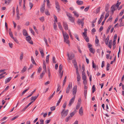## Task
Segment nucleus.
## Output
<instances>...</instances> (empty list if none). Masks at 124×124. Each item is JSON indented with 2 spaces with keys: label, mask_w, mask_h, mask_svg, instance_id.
Returning <instances> with one entry per match:
<instances>
[{
  "label": "nucleus",
  "mask_w": 124,
  "mask_h": 124,
  "mask_svg": "<svg viewBox=\"0 0 124 124\" xmlns=\"http://www.w3.org/2000/svg\"><path fill=\"white\" fill-rule=\"evenodd\" d=\"M39 51L41 54H43L44 53V51L42 48L41 47H40L39 48Z\"/></svg>",
  "instance_id": "f704fd0d"
},
{
  "label": "nucleus",
  "mask_w": 124,
  "mask_h": 124,
  "mask_svg": "<svg viewBox=\"0 0 124 124\" xmlns=\"http://www.w3.org/2000/svg\"><path fill=\"white\" fill-rule=\"evenodd\" d=\"M27 67L26 66H24L23 68V70H22V73H23L25 72L26 70Z\"/></svg>",
  "instance_id": "58836bf2"
},
{
  "label": "nucleus",
  "mask_w": 124,
  "mask_h": 124,
  "mask_svg": "<svg viewBox=\"0 0 124 124\" xmlns=\"http://www.w3.org/2000/svg\"><path fill=\"white\" fill-rule=\"evenodd\" d=\"M75 98V95H74V96L70 100L69 104V106H71V104L74 102Z\"/></svg>",
  "instance_id": "20e7f679"
},
{
  "label": "nucleus",
  "mask_w": 124,
  "mask_h": 124,
  "mask_svg": "<svg viewBox=\"0 0 124 124\" xmlns=\"http://www.w3.org/2000/svg\"><path fill=\"white\" fill-rule=\"evenodd\" d=\"M39 20L42 22L44 21V18L43 16L42 17L39 18Z\"/></svg>",
  "instance_id": "603ef678"
},
{
  "label": "nucleus",
  "mask_w": 124,
  "mask_h": 124,
  "mask_svg": "<svg viewBox=\"0 0 124 124\" xmlns=\"http://www.w3.org/2000/svg\"><path fill=\"white\" fill-rule=\"evenodd\" d=\"M89 50L91 53H92L93 54L94 53V52H93V47H91L90 48Z\"/></svg>",
  "instance_id": "338daca9"
},
{
  "label": "nucleus",
  "mask_w": 124,
  "mask_h": 124,
  "mask_svg": "<svg viewBox=\"0 0 124 124\" xmlns=\"http://www.w3.org/2000/svg\"><path fill=\"white\" fill-rule=\"evenodd\" d=\"M79 113L80 115H82L83 113V108L81 107L79 109Z\"/></svg>",
  "instance_id": "6ab92c4d"
},
{
  "label": "nucleus",
  "mask_w": 124,
  "mask_h": 124,
  "mask_svg": "<svg viewBox=\"0 0 124 124\" xmlns=\"http://www.w3.org/2000/svg\"><path fill=\"white\" fill-rule=\"evenodd\" d=\"M31 57V61L33 64H35V65H36L37 64L35 63L34 59L33 58V57L32 56Z\"/></svg>",
  "instance_id": "c85d7f7f"
},
{
  "label": "nucleus",
  "mask_w": 124,
  "mask_h": 124,
  "mask_svg": "<svg viewBox=\"0 0 124 124\" xmlns=\"http://www.w3.org/2000/svg\"><path fill=\"white\" fill-rule=\"evenodd\" d=\"M67 16L69 18L71 17L72 16L71 15L69 12H67L66 13Z\"/></svg>",
  "instance_id": "8fccbe9b"
},
{
  "label": "nucleus",
  "mask_w": 124,
  "mask_h": 124,
  "mask_svg": "<svg viewBox=\"0 0 124 124\" xmlns=\"http://www.w3.org/2000/svg\"><path fill=\"white\" fill-rule=\"evenodd\" d=\"M84 19L81 20L80 19L78 20V23L79 25H80L81 24L82 27H83L84 25V23L83 22Z\"/></svg>",
  "instance_id": "423d86ee"
},
{
  "label": "nucleus",
  "mask_w": 124,
  "mask_h": 124,
  "mask_svg": "<svg viewBox=\"0 0 124 124\" xmlns=\"http://www.w3.org/2000/svg\"><path fill=\"white\" fill-rule=\"evenodd\" d=\"M37 99V97H36V96L32 97H31V101L33 100V102L34 101Z\"/></svg>",
  "instance_id": "79ce46f5"
},
{
  "label": "nucleus",
  "mask_w": 124,
  "mask_h": 124,
  "mask_svg": "<svg viewBox=\"0 0 124 124\" xmlns=\"http://www.w3.org/2000/svg\"><path fill=\"white\" fill-rule=\"evenodd\" d=\"M45 13L47 15H50L49 12L47 10H46Z\"/></svg>",
  "instance_id": "de8ad7c7"
},
{
  "label": "nucleus",
  "mask_w": 124,
  "mask_h": 124,
  "mask_svg": "<svg viewBox=\"0 0 124 124\" xmlns=\"http://www.w3.org/2000/svg\"><path fill=\"white\" fill-rule=\"evenodd\" d=\"M55 106H53L50 108V109L51 111H54L55 110Z\"/></svg>",
  "instance_id": "bf43d9fd"
},
{
  "label": "nucleus",
  "mask_w": 124,
  "mask_h": 124,
  "mask_svg": "<svg viewBox=\"0 0 124 124\" xmlns=\"http://www.w3.org/2000/svg\"><path fill=\"white\" fill-rule=\"evenodd\" d=\"M55 7L57 10L58 12H59L61 10V9L58 2L56 1H55Z\"/></svg>",
  "instance_id": "f03ea898"
},
{
  "label": "nucleus",
  "mask_w": 124,
  "mask_h": 124,
  "mask_svg": "<svg viewBox=\"0 0 124 124\" xmlns=\"http://www.w3.org/2000/svg\"><path fill=\"white\" fill-rule=\"evenodd\" d=\"M85 39L87 42H88L89 41V39L88 37L86 38H84Z\"/></svg>",
  "instance_id": "774afa93"
},
{
  "label": "nucleus",
  "mask_w": 124,
  "mask_h": 124,
  "mask_svg": "<svg viewBox=\"0 0 124 124\" xmlns=\"http://www.w3.org/2000/svg\"><path fill=\"white\" fill-rule=\"evenodd\" d=\"M112 40H110L109 43V44L108 45V47L110 48H111L112 47Z\"/></svg>",
  "instance_id": "aec40b11"
},
{
  "label": "nucleus",
  "mask_w": 124,
  "mask_h": 124,
  "mask_svg": "<svg viewBox=\"0 0 124 124\" xmlns=\"http://www.w3.org/2000/svg\"><path fill=\"white\" fill-rule=\"evenodd\" d=\"M62 34L64 39L65 40L66 39H68L69 38V36L67 33L65 32V33H64V32L62 31Z\"/></svg>",
  "instance_id": "39448f33"
},
{
  "label": "nucleus",
  "mask_w": 124,
  "mask_h": 124,
  "mask_svg": "<svg viewBox=\"0 0 124 124\" xmlns=\"http://www.w3.org/2000/svg\"><path fill=\"white\" fill-rule=\"evenodd\" d=\"M121 2H119L118 1L117 2V3L115 5V7H116L117 8H118L119 7V5L121 4Z\"/></svg>",
  "instance_id": "2f4dec72"
},
{
  "label": "nucleus",
  "mask_w": 124,
  "mask_h": 124,
  "mask_svg": "<svg viewBox=\"0 0 124 124\" xmlns=\"http://www.w3.org/2000/svg\"><path fill=\"white\" fill-rule=\"evenodd\" d=\"M14 40V41L18 43V40L16 38H14V37L13 38H12Z\"/></svg>",
  "instance_id": "052dcab7"
},
{
  "label": "nucleus",
  "mask_w": 124,
  "mask_h": 124,
  "mask_svg": "<svg viewBox=\"0 0 124 124\" xmlns=\"http://www.w3.org/2000/svg\"><path fill=\"white\" fill-rule=\"evenodd\" d=\"M54 29L55 30H56V28H57V25L56 24V23H55V21L54 20Z\"/></svg>",
  "instance_id": "473e14b6"
},
{
  "label": "nucleus",
  "mask_w": 124,
  "mask_h": 124,
  "mask_svg": "<svg viewBox=\"0 0 124 124\" xmlns=\"http://www.w3.org/2000/svg\"><path fill=\"white\" fill-rule=\"evenodd\" d=\"M44 41H45V42L46 44V45L48 46L49 45L48 43H47V40L45 37L44 38Z\"/></svg>",
  "instance_id": "e433bc0d"
},
{
  "label": "nucleus",
  "mask_w": 124,
  "mask_h": 124,
  "mask_svg": "<svg viewBox=\"0 0 124 124\" xmlns=\"http://www.w3.org/2000/svg\"><path fill=\"white\" fill-rule=\"evenodd\" d=\"M67 55L70 60H72V59L74 58L75 57V55L73 54H71L70 57L69 55V53H67Z\"/></svg>",
  "instance_id": "6e6552de"
},
{
  "label": "nucleus",
  "mask_w": 124,
  "mask_h": 124,
  "mask_svg": "<svg viewBox=\"0 0 124 124\" xmlns=\"http://www.w3.org/2000/svg\"><path fill=\"white\" fill-rule=\"evenodd\" d=\"M45 9V4L44 3L42 5V7L40 8V11L41 12H43L44 10Z\"/></svg>",
  "instance_id": "4468645a"
},
{
  "label": "nucleus",
  "mask_w": 124,
  "mask_h": 124,
  "mask_svg": "<svg viewBox=\"0 0 124 124\" xmlns=\"http://www.w3.org/2000/svg\"><path fill=\"white\" fill-rule=\"evenodd\" d=\"M109 5L107 4L106 6L105 7V11L106 12L108 10L109 8Z\"/></svg>",
  "instance_id": "a18cd8bd"
},
{
  "label": "nucleus",
  "mask_w": 124,
  "mask_h": 124,
  "mask_svg": "<svg viewBox=\"0 0 124 124\" xmlns=\"http://www.w3.org/2000/svg\"><path fill=\"white\" fill-rule=\"evenodd\" d=\"M63 26L64 28L66 30H67L68 29V27L66 23L64 22L63 23Z\"/></svg>",
  "instance_id": "9b49d317"
},
{
  "label": "nucleus",
  "mask_w": 124,
  "mask_h": 124,
  "mask_svg": "<svg viewBox=\"0 0 124 124\" xmlns=\"http://www.w3.org/2000/svg\"><path fill=\"white\" fill-rule=\"evenodd\" d=\"M115 5H113L112 6L111 8V12L112 14L114 13V11L115 10Z\"/></svg>",
  "instance_id": "f8f14e48"
},
{
  "label": "nucleus",
  "mask_w": 124,
  "mask_h": 124,
  "mask_svg": "<svg viewBox=\"0 0 124 124\" xmlns=\"http://www.w3.org/2000/svg\"><path fill=\"white\" fill-rule=\"evenodd\" d=\"M92 93H93L95 91V86L93 85L92 87Z\"/></svg>",
  "instance_id": "72a5a7b5"
},
{
  "label": "nucleus",
  "mask_w": 124,
  "mask_h": 124,
  "mask_svg": "<svg viewBox=\"0 0 124 124\" xmlns=\"http://www.w3.org/2000/svg\"><path fill=\"white\" fill-rule=\"evenodd\" d=\"M100 7H99L97 9L96 11V13H98V12H100Z\"/></svg>",
  "instance_id": "69168bd1"
},
{
  "label": "nucleus",
  "mask_w": 124,
  "mask_h": 124,
  "mask_svg": "<svg viewBox=\"0 0 124 124\" xmlns=\"http://www.w3.org/2000/svg\"><path fill=\"white\" fill-rule=\"evenodd\" d=\"M84 95L85 98L86 99V98L87 96V90H85L84 91Z\"/></svg>",
  "instance_id": "c756f323"
},
{
  "label": "nucleus",
  "mask_w": 124,
  "mask_h": 124,
  "mask_svg": "<svg viewBox=\"0 0 124 124\" xmlns=\"http://www.w3.org/2000/svg\"><path fill=\"white\" fill-rule=\"evenodd\" d=\"M26 39L27 41L28 42L31 44H33V43L32 41L31 40V38L30 36H28L27 37H26Z\"/></svg>",
  "instance_id": "7ed1b4c3"
},
{
  "label": "nucleus",
  "mask_w": 124,
  "mask_h": 124,
  "mask_svg": "<svg viewBox=\"0 0 124 124\" xmlns=\"http://www.w3.org/2000/svg\"><path fill=\"white\" fill-rule=\"evenodd\" d=\"M77 91V86L75 85L74 88H73V89L72 93L73 95H76V93Z\"/></svg>",
  "instance_id": "0eeeda50"
},
{
  "label": "nucleus",
  "mask_w": 124,
  "mask_h": 124,
  "mask_svg": "<svg viewBox=\"0 0 124 124\" xmlns=\"http://www.w3.org/2000/svg\"><path fill=\"white\" fill-rule=\"evenodd\" d=\"M70 89H71L72 88V83L71 82H70L68 86L67 87Z\"/></svg>",
  "instance_id": "cd10ccee"
},
{
  "label": "nucleus",
  "mask_w": 124,
  "mask_h": 124,
  "mask_svg": "<svg viewBox=\"0 0 124 124\" xmlns=\"http://www.w3.org/2000/svg\"><path fill=\"white\" fill-rule=\"evenodd\" d=\"M74 36L75 38L79 41H80V40L78 37V35L77 34H75L74 35Z\"/></svg>",
  "instance_id": "864d4df0"
},
{
  "label": "nucleus",
  "mask_w": 124,
  "mask_h": 124,
  "mask_svg": "<svg viewBox=\"0 0 124 124\" xmlns=\"http://www.w3.org/2000/svg\"><path fill=\"white\" fill-rule=\"evenodd\" d=\"M73 13L74 14V15L76 16L77 17H78L79 15L77 12L76 11H74L73 12Z\"/></svg>",
  "instance_id": "393cba45"
},
{
  "label": "nucleus",
  "mask_w": 124,
  "mask_h": 124,
  "mask_svg": "<svg viewBox=\"0 0 124 124\" xmlns=\"http://www.w3.org/2000/svg\"><path fill=\"white\" fill-rule=\"evenodd\" d=\"M54 19H55V20L54 21L55 22V23L56 22H57V19L56 16L55 15H54Z\"/></svg>",
  "instance_id": "6e6d98bb"
},
{
  "label": "nucleus",
  "mask_w": 124,
  "mask_h": 124,
  "mask_svg": "<svg viewBox=\"0 0 124 124\" xmlns=\"http://www.w3.org/2000/svg\"><path fill=\"white\" fill-rule=\"evenodd\" d=\"M104 12L103 13H102V15H101V16L100 17V19L98 22V24H100L101 23V22L102 19H103L104 18Z\"/></svg>",
  "instance_id": "1a4fd4ad"
},
{
  "label": "nucleus",
  "mask_w": 124,
  "mask_h": 124,
  "mask_svg": "<svg viewBox=\"0 0 124 124\" xmlns=\"http://www.w3.org/2000/svg\"><path fill=\"white\" fill-rule=\"evenodd\" d=\"M62 64H61L59 66V73H60L61 72L62 70Z\"/></svg>",
  "instance_id": "412c9836"
},
{
  "label": "nucleus",
  "mask_w": 124,
  "mask_h": 124,
  "mask_svg": "<svg viewBox=\"0 0 124 124\" xmlns=\"http://www.w3.org/2000/svg\"><path fill=\"white\" fill-rule=\"evenodd\" d=\"M69 111V110L68 109H67L65 111V109H63L61 113L62 116L64 117L66 116L68 114Z\"/></svg>",
  "instance_id": "f257e3e1"
},
{
  "label": "nucleus",
  "mask_w": 124,
  "mask_h": 124,
  "mask_svg": "<svg viewBox=\"0 0 124 124\" xmlns=\"http://www.w3.org/2000/svg\"><path fill=\"white\" fill-rule=\"evenodd\" d=\"M69 34L70 35V38L71 39H73V38L72 37V34H71V32L70 31V30L69 31Z\"/></svg>",
  "instance_id": "13d9d810"
},
{
  "label": "nucleus",
  "mask_w": 124,
  "mask_h": 124,
  "mask_svg": "<svg viewBox=\"0 0 124 124\" xmlns=\"http://www.w3.org/2000/svg\"><path fill=\"white\" fill-rule=\"evenodd\" d=\"M29 87L27 89L24 90L22 93V95L24 94L29 89Z\"/></svg>",
  "instance_id": "37998d69"
},
{
  "label": "nucleus",
  "mask_w": 124,
  "mask_h": 124,
  "mask_svg": "<svg viewBox=\"0 0 124 124\" xmlns=\"http://www.w3.org/2000/svg\"><path fill=\"white\" fill-rule=\"evenodd\" d=\"M77 48L79 52L81 53H82V51L80 50V47L79 46H78Z\"/></svg>",
  "instance_id": "680f3d73"
},
{
  "label": "nucleus",
  "mask_w": 124,
  "mask_h": 124,
  "mask_svg": "<svg viewBox=\"0 0 124 124\" xmlns=\"http://www.w3.org/2000/svg\"><path fill=\"white\" fill-rule=\"evenodd\" d=\"M58 27L59 29L61 30H62V27L61 25V23L60 22H58Z\"/></svg>",
  "instance_id": "c9c22d12"
},
{
  "label": "nucleus",
  "mask_w": 124,
  "mask_h": 124,
  "mask_svg": "<svg viewBox=\"0 0 124 124\" xmlns=\"http://www.w3.org/2000/svg\"><path fill=\"white\" fill-rule=\"evenodd\" d=\"M109 16V14H108V13L107 12L104 18L105 20L107 18L108 16Z\"/></svg>",
  "instance_id": "09e8293b"
},
{
  "label": "nucleus",
  "mask_w": 124,
  "mask_h": 124,
  "mask_svg": "<svg viewBox=\"0 0 124 124\" xmlns=\"http://www.w3.org/2000/svg\"><path fill=\"white\" fill-rule=\"evenodd\" d=\"M55 91H54L53 94L48 98V100H50L53 97L54 95L55 94Z\"/></svg>",
  "instance_id": "4c0bfd02"
},
{
  "label": "nucleus",
  "mask_w": 124,
  "mask_h": 124,
  "mask_svg": "<svg viewBox=\"0 0 124 124\" xmlns=\"http://www.w3.org/2000/svg\"><path fill=\"white\" fill-rule=\"evenodd\" d=\"M46 71H45V70H43V71L42 72V73H41L40 75V77L41 78H42L44 76V75L45 74V72H46Z\"/></svg>",
  "instance_id": "4be33fe9"
},
{
  "label": "nucleus",
  "mask_w": 124,
  "mask_h": 124,
  "mask_svg": "<svg viewBox=\"0 0 124 124\" xmlns=\"http://www.w3.org/2000/svg\"><path fill=\"white\" fill-rule=\"evenodd\" d=\"M8 32L10 36L12 38H13V37L12 34V33L11 30V29H9L8 30Z\"/></svg>",
  "instance_id": "f3484780"
},
{
  "label": "nucleus",
  "mask_w": 124,
  "mask_h": 124,
  "mask_svg": "<svg viewBox=\"0 0 124 124\" xmlns=\"http://www.w3.org/2000/svg\"><path fill=\"white\" fill-rule=\"evenodd\" d=\"M23 53L22 52L21 54L20 55V59L21 60H22L23 58Z\"/></svg>",
  "instance_id": "49530a36"
},
{
  "label": "nucleus",
  "mask_w": 124,
  "mask_h": 124,
  "mask_svg": "<svg viewBox=\"0 0 124 124\" xmlns=\"http://www.w3.org/2000/svg\"><path fill=\"white\" fill-rule=\"evenodd\" d=\"M112 18L111 16H110L109 18L108 19V20H107V22H108L111 21L112 20Z\"/></svg>",
  "instance_id": "e2e57ef3"
},
{
  "label": "nucleus",
  "mask_w": 124,
  "mask_h": 124,
  "mask_svg": "<svg viewBox=\"0 0 124 124\" xmlns=\"http://www.w3.org/2000/svg\"><path fill=\"white\" fill-rule=\"evenodd\" d=\"M92 67L93 68H96V66L95 65L94 63V62L93 61H92Z\"/></svg>",
  "instance_id": "0e129e2a"
},
{
  "label": "nucleus",
  "mask_w": 124,
  "mask_h": 124,
  "mask_svg": "<svg viewBox=\"0 0 124 124\" xmlns=\"http://www.w3.org/2000/svg\"><path fill=\"white\" fill-rule=\"evenodd\" d=\"M76 3L78 5H82L83 4V2L81 0H78L77 1Z\"/></svg>",
  "instance_id": "a211bd4d"
},
{
  "label": "nucleus",
  "mask_w": 124,
  "mask_h": 124,
  "mask_svg": "<svg viewBox=\"0 0 124 124\" xmlns=\"http://www.w3.org/2000/svg\"><path fill=\"white\" fill-rule=\"evenodd\" d=\"M68 39H66L65 40L64 39V41L67 44H69V46H70V42Z\"/></svg>",
  "instance_id": "7c9ffc66"
},
{
  "label": "nucleus",
  "mask_w": 124,
  "mask_h": 124,
  "mask_svg": "<svg viewBox=\"0 0 124 124\" xmlns=\"http://www.w3.org/2000/svg\"><path fill=\"white\" fill-rule=\"evenodd\" d=\"M80 103H78L77 104V105L76 106V109H78L80 107Z\"/></svg>",
  "instance_id": "ea45409f"
},
{
  "label": "nucleus",
  "mask_w": 124,
  "mask_h": 124,
  "mask_svg": "<svg viewBox=\"0 0 124 124\" xmlns=\"http://www.w3.org/2000/svg\"><path fill=\"white\" fill-rule=\"evenodd\" d=\"M47 71L48 72V76L49 77V78H50L51 73H50V69L49 68H47Z\"/></svg>",
  "instance_id": "a19ab883"
},
{
  "label": "nucleus",
  "mask_w": 124,
  "mask_h": 124,
  "mask_svg": "<svg viewBox=\"0 0 124 124\" xmlns=\"http://www.w3.org/2000/svg\"><path fill=\"white\" fill-rule=\"evenodd\" d=\"M75 18L72 17V16L70 18H69V20L72 22L74 23V22Z\"/></svg>",
  "instance_id": "5701e85b"
},
{
  "label": "nucleus",
  "mask_w": 124,
  "mask_h": 124,
  "mask_svg": "<svg viewBox=\"0 0 124 124\" xmlns=\"http://www.w3.org/2000/svg\"><path fill=\"white\" fill-rule=\"evenodd\" d=\"M83 34L84 36V38H86L87 37V32H84L83 33Z\"/></svg>",
  "instance_id": "4d7b16f0"
},
{
  "label": "nucleus",
  "mask_w": 124,
  "mask_h": 124,
  "mask_svg": "<svg viewBox=\"0 0 124 124\" xmlns=\"http://www.w3.org/2000/svg\"><path fill=\"white\" fill-rule=\"evenodd\" d=\"M71 117H70V116H69L68 117H66L65 119V121L66 122H68L70 119H71Z\"/></svg>",
  "instance_id": "c03bdc74"
},
{
  "label": "nucleus",
  "mask_w": 124,
  "mask_h": 124,
  "mask_svg": "<svg viewBox=\"0 0 124 124\" xmlns=\"http://www.w3.org/2000/svg\"><path fill=\"white\" fill-rule=\"evenodd\" d=\"M29 30L32 34L33 35H34V32L33 31L32 29L31 28H29Z\"/></svg>",
  "instance_id": "5fc2aeb1"
},
{
  "label": "nucleus",
  "mask_w": 124,
  "mask_h": 124,
  "mask_svg": "<svg viewBox=\"0 0 124 124\" xmlns=\"http://www.w3.org/2000/svg\"><path fill=\"white\" fill-rule=\"evenodd\" d=\"M43 68L44 70H45V71H46V64L45 61H44L43 62Z\"/></svg>",
  "instance_id": "2eb2a0df"
},
{
  "label": "nucleus",
  "mask_w": 124,
  "mask_h": 124,
  "mask_svg": "<svg viewBox=\"0 0 124 124\" xmlns=\"http://www.w3.org/2000/svg\"><path fill=\"white\" fill-rule=\"evenodd\" d=\"M67 105V102L65 101L64 104L63 105V108L64 109H65Z\"/></svg>",
  "instance_id": "3c124183"
},
{
  "label": "nucleus",
  "mask_w": 124,
  "mask_h": 124,
  "mask_svg": "<svg viewBox=\"0 0 124 124\" xmlns=\"http://www.w3.org/2000/svg\"><path fill=\"white\" fill-rule=\"evenodd\" d=\"M96 39L95 40V43L96 44H98L99 43V40L97 38V36H95Z\"/></svg>",
  "instance_id": "a878e982"
},
{
  "label": "nucleus",
  "mask_w": 124,
  "mask_h": 124,
  "mask_svg": "<svg viewBox=\"0 0 124 124\" xmlns=\"http://www.w3.org/2000/svg\"><path fill=\"white\" fill-rule=\"evenodd\" d=\"M49 55H48L46 57V62L47 63H48L49 61Z\"/></svg>",
  "instance_id": "bb28decb"
},
{
  "label": "nucleus",
  "mask_w": 124,
  "mask_h": 124,
  "mask_svg": "<svg viewBox=\"0 0 124 124\" xmlns=\"http://www.w3.org/2000/svg\"><path fill=\"white\" fill-rule=\"evenodd\" d=\"M75 65V68H76V74L77 76V77H79L80 76V75L79 73L78 70V66L77 65V64L76 65V64H74Z\"/></svg>",
  "instance_id": "9d476101"
},
{
  "label": "nucleus",
  "mask_w": 124,
  "mask_h": 124,
  "mask_svg": "<svg viewBox=\"0 0 124 124\" xmlns=\"http://www.w3.org/2000/svg\"><path fill=\"white\" fill-rule=\"evenodd\" d=\"M12 78L11 77H9L8 78L7 80H6L5 81V83L7 84V83L9 82Z\"/></svg>",
  "instance_id": "b1692460"
},
{
  "label": "nucleus",
  "mask_w": 124,
  "mask_h": 124,
  "mask_svg": "<svg viewBox=\"0 0 124 124\" xmlns=\"http://www.w3.org/2000/svg\"><path fill=\"white\" fill-rule=\"evenodd\" d=\"M77 111L75 109L73 112L71 113L70 114V116L71 117L74 115L77 112Z\"/></svg>",
  "instance_id": "dca6fc26"
},
{
  "label": "nucleus",
  "mask_w": 124,
  "mask_h": 124,
  "mask_svg": "<svg viewBox=\"0 0 124 124\" xmlns=\"http://www.w3.org/2000/svg\"><path fill=\"white\" fill-rule=\"evenodd\" d=\"M23 35L25 36H27L28 35L27 32L25 29L23 30Z\"/></svg>",
  "instance_id": "ddd939ff"
}]
</instances>
